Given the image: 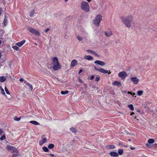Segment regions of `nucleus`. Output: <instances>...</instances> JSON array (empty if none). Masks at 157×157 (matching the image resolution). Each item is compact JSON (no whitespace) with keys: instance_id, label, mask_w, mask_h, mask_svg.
Returning a JSON list of instances; mask_svg holds the SVG:
<instances>
[{"instance_id":"1","label":"nucleus","mask_w":157,"mask_h":157,"mask_svg":"<svg viewBox=\"0 0 157 157\" xmlns=\"http://www.w3.org/2000/svg\"><path fill=\"white\" fill-rule=\"evenodd\" d=\"M133 19V15L131 14L121 17V21L128 28H130L131 27Z\"/></svg>"},{"instance_id":"2","label":"nucleus","mask_w":157,"mask_h":157,"mask_svg":"<svg viewBox=\"0 0 157 157\" xmlns=\"http://www.w3.org/2000/svg\"><path fill=\"white\" fill-rule=\"evenodd\" d=\"M80 7L81 9L84 11L86 12L90 11V7L89 4L85 1H82L81 2Z\"/></svg>"},{"instance_id":"3","label":"nucleus","mask_w":157,"mask_h":157,"mask_svg":"<svg viewBox=\"0 0 157 157\" xmlns=\"http://www.w3.org/2000/svg\"><path fill=\"white\" fill-rule=\"evenodd\" d=\"M52 64L53 68L55 71L61 68V66L58 62V59L56 57L53 58Z\"/></svg>"},{"instance_id":"4","label":"nucleus","mask_w":157,"mask_h":157,"mask_svg":"<svg viewBox=\"0 0 157 157\" xmlns=\"http://www.w3.org/2000/svg\"><path fill=\"white\" fill-rule=\"evenodd\" d=\"M102 17L101 15H97L95 19L93 21V24L96 26H99V23L102 20Z\"/></svg>"},{"instance_id":"5","label":"nucleus","mask_w":157,"mask_h":157,"mask_svg":"<svg viewBox=\"0 0 157 157\" xmlns=\"http://www.w3.org/2000/svg\"><path fill=\"white\" fill-rule=\"evenodd\" d=\"M27 29L30 32L33 34L38 36H40V33L36 29L30 27H28Z\"/></svg>"},{"instance_id":"6","label":"nucleus","mask_w":157,"mask_h":157,"mask_svg":"<svg viewBox=\"0 0 157 157\" xmlns=\"http://www.w3.org/2000/svg\"><path fill=\"white\" fill-rule=\"evenodd\" d=\"M128 75L125 71H121L118 73V76L122 79H124Z\"/></svg>"},{"instance_id":"7","label":"nucleus","mask_w":157,"mask_h":157,"mask_svg":"<svg viewBox=\"0 0 157 157\" xmlns=\"http://www.w3.org/2000/svg\"><path fill=\"white\" fill-rule=\"evenodd\" d=\"M94 68L95 70L103 74H107L108 73V71L107 70L102 68H98L96 66H94Z\"/></svg>"},{"instance_id":"8","label":"nucleus","mask_w":157,"mask_h":157,"mask_svg":"<svg viewBox=\"0 0 157 157\" xmlns=\"http://www.w3.org/2000/svg\"><path fill=\"white\" fill-rule=\"evenodd\" d=\"M47 141V138L45 137V136L43 135L41 137V140L39 142V144L41 146Z\"/></svg>"},{"instance_id":"9","label":"nucleus","mask_w":157,"mask_h":157,"mask_svg":"<svg viewBox=\"0 0 157 157\" xmlns=\"http://www.w3.org/2000/svg\"><path fill=\"white\" fill-rule=\"evenodd\" d=\"M130 79L135 84H137L139 82V80L136 77H131Z\"/></svg>"},{"instance_id":"10","label":"nucleus","mask_w":157,"mask_h":157,"mask_svg":"<svg viewBox=\"0 0 157 157\" xmlns=\"http://www.w3.org/2000/svg\"><path fill=\"white\" fill-rule=\"evenodd\" d=\"M94 63L95 64L99 65L102 66H104L105 65V63L104 62L99 60H97L95 61H94Z\"/></svg>"},{"instance_id":"11","label":"nucleus","mask_w":157,"mask_h":157,"mask_svg":"<svg viewBox=\"0 0 157 157\" xmlns=\"http://www.w3.org/2000/svg\"><path fill=\"white\" fill-rule=\"evenodd\" d=\"M25 40H23L19 42L16 43L15 44V45L19 47H21L25 43Z\"/></svg>"},{"instance_id":"12","label":"nucleus","mask_w":157,"mask_h":157,"mask_svg":"<svg viewBox=\"0 0 157 157\" xmlns=\"http://www.w3.org/2000/svg\"><path fill=\"white\" fill-rule=\"evenodd\" d=\"M112 85L114 86H122V84L119 81H114L112 84Z\"/></svg>"},{"instance_id":"13","label":"nucleus","mask_w":157,"mask_h":157,"mask_svg":"<svg viewBox=\"0 0 157 157\" xmlns=\"http://www.w3.org/2000/svg\"><path fill=\"white\" fill-rule=\"evenodd\" d=\"M6 149L8 151H14L16 150L15 148L11 146H8L6 147Z\"/></svg>"},{"instance_id":"14","label":"nucleus","mask_w":157,"mask_h":157,"mask_svg":"<svg viewBox=\"0 0 157 157\" xmlns=\"http://www.w3.org/2000/svg\"><path fill=\"white\" fill-rule=\"evenodd\" d=\"M83 59L88 60H92L94 58L90 56L86 55L84 57Z\"/></svg>"},{"instance_id":"15","label":"nucleus","mask_w":157,"mask_h":157,"mask_svg":"<svg viewBox=\"0 0 157 157\" xmlns=\"http://www.w3.org/2000/svg\"><path fill=\"white\" fill-rule=\"evenodd\" d=\"M109 155L113 157H117L119 155L118 154L117 152L114 151H112L110 152Z\"/></svg>"},{"instance_id":"16","label":"nucleus","mask_w":157,"mask_h":157,"mask_svg":"<svg viewBox=\"0 0 157 157\" xmlns=\"http://www.w3.org/2000/svg\"><path fill=\"white\" fill-rule=\"evenodd\" d=\"M104 33L107 37H109L113 34V33L111 31L105 32Z\"/></svg>"},{"instance_id":"17","label":"nucleus","mask_w":157,"mask_h":157,"mask_svg":"<svg viewBox=\"0 0 157 157\" xmlns=\"http://www.w3.org/2000/svg\"><path fill=\"white\" fill-rule=\"evenodd\" d=\"M77 62L76 60L73 59L71 63V66L72 67L75 66L77 64Z\"/></svg>"},{"instance_id":"18","label":"nucleus","mask_w":157,"mask_h":157,"mask_svg":"<svg viewBox=\"0 0 157 157\" xmlns=\"http://www.w3.org/2000/svg\"><path fill=\"white\" fill-rule=\"evenodd\" d=\"M6 80V78L5 76H0V81L1 82H5Z\"/></svg>"},{"instance_id":"19","label":"nucleus","mask_w":157,"mask_h":157,"mask_svg":"<svg viewBox=\"0 0 157 157\" xmlns=\"http://www.w3.org/2000/svg\"><path fill=\"white\" fill-rule=\"evenodd\" d=\"M26 85L29 87L30 90L32 91L33 89V87L32 85L28 82H27Z\"/></svg>"},{"instance_id":"20","label":"nucleus","mask_w":157,"mask_h":157,"mask_svg":"<svg viewBox=\"0 0 157 157\" xmlns=\"http://www.w3.org/2000/svg\"><path fill=\"white\" fill-rule=\"evenodd\" d=\"M12 48L14 50L17 51H19L20 50V49L18 47V46L16 45L13 46Z\"/></svg>"},{"instance_id":"21","label":"nucleus","mask_w":157,"mask_h":157,"mask_svg":"<svg viewBox=\"0 0 157 157\" xmlns=\"http://www.w3.org/2000/svg\"><path fill=\"white\" fill-rule=\"evenodd\" d=\"M29 122L31 123H32L33 124L36 125H39L40 124L38 123L37 122L34 121H31Z\"/></svg>"},{"instance_id":"22","label":"nucleus","mask_w":157,"mask_h":157,"mask_svg":"<svg viewBox=\"0 0 157 157\" xmlns=\"http://www.w3.org/2000/svg\"><path fill=\"white\" fill-rule=\"evenodd\" d=\"M106 148L107 149H112L114 148H115V146L113 145H108L106 146Z\"/></svg>"},{"instance_id":"23","label":"nucleus","mask_w":157,"mask_h":157,"mask_svg":"<svg viewBox=\"0 0 157 157\" xmlns=\"http://www.w3.org/2000/svg\"><path fill=\"white\" fill-rule=\"evenodd\" d=\"M128 107L132 110L133 111L134 110V108L132 104H130L128 105Z\"/></svg>"},{"instance_id":"24","label":"nucleus","mask_w":157,"mask_h":157,"mask_svg":"<svg viewBox=\"0 0 157 157\" xmlns=\"http://www.w3.org/2000/svg\"><path fill=\"white\" fill-rule=\"evenodd\" d=\"M5 18L3 21V24L5 26H6L7 23V20L6 16H5Z\"/></svg>"},{"instance_id":"25","label":"nucleus","mask_w":157,"mask_h":157,"mask_svg":"<svg viewBox=\"0 0 157 157\" xmlns=\"http://www.w3.org/2000/svg\"><path fill=\"white\" fill-rule=\"evenodd\" d=\"M154 142V140L153 139H150L148 140V143L149 144H152Z\"/></svg>"},{"instance_id":"26","label":"nucleus","mask_w":157,"mask_h":157,"mask_svg":"<svg viewBox=\"0 0 157 157\" xmlns=\"http://www.w3.org/2000/svg\"><path fill=\"white\" fill-rule=\"evenodd\" d=\"M143 92L142 90H139L137 92V94L138 96H141L143 94Z\"/></svg>"},{"instance_id":"27","label":"nucleus","mask_w":157,"mask_h":157,"mask_svg":"<svg viewBox=\"0 0 157 157\" xmlns=\"http://www.w3.org/2000/svg\"><path fill=\"white\" fill-rule=\"evenodd\" d=\"M123 152V150L122 149H119L118 150V154L121 155H122Z\"/></svg>"},{"instance_id":"28","label":"nucleus","mask_w":157,"mask_h":157,"mask_svg":"<svg viewBox=\"0 0 157 157\" xmlns=\"http://www.w3.org/2000/svg\"><path fill=\"white\" fill-rule=\"evenodd\" d=\"M68 93V91L67 90H66L64 91H61V94L62 95L67 94Z\"/></svg>"},{"instance_id":"29","label":"nucleus","mask_w":157,"mask_h":157,"mask_svg":"<svg viewBox=\"0 0 157 157\" xmlns=\"http://www.w3.org/2000/svg\"><path fill=\"white\" fill-rule=\"evenodd\" d=\"M54 145L53 144H49L48 146V148L49 149H52L54 148Z\"/></svg>"},{"instance_id":"30","label":"nucleus","mask_w":157,"mask_h":157,"mask_svg":"<svg viewBox=\"0 0 157 157\" xmlns=\"http://www.w3.org/2000/svg\"><path fill=\"white\" fill-rule=\"evenodd\" d=\"M34 13H35V11H34V10H33L32 11H31L30 12V14L29 15L30 17H33L34 14Z\"/></svg>"},{"instance_id":"31","label":"nucleus","mask_w":157,"mask_h":157,"mask_svg":"<svg viewBox=\"0 0 157 157\" xmlns=\"http://www.w3.org/2000/svg\"><path fill=\"white\" fill-rule=\"evenodd\" d=\"M70 131L73 133H75L76 132V130L74 128H71L70 129Z\"/></svg>"},{"instance_id":"32","label":"nucleus","mask_w":157,"mask_h":157,"mask_svg":"<svg viewBox=\"0 0 157 157\" xmlns=\"http://www.w3.org/2000/svg\"><path fill=\"white\" fill-rule=\"evenodd\" d=\"M77 38L79 41H80L83 40V37L79 36H77Z\"/></svg>"},{"instance_id":"33","label":"nucleus","mask_w":157,"mask_h":157,"mask_svg":"<svg viewBox=\"0 0 157 157\" xmlns=\"http://www.w3.org/2000/svg\"><path fill=\"white\" fill-rule=\"evenodd\" d=\"M87 52L88 53H90V54H93L94 53V52H94L93 51H92L91 50H87Z\"/></svg>"},{"instance_id":"34","label":"nucleus","mask_w":157,"mask_h":157,"mask_svg":"<svg viewBox=\"0 0 157 157\" xmlns=\"http://www.w3.org/2000/svg\"><path fill=\"white\" fill-rule=\"evenodd\" d=\"M43 149L44 151L47 152L48 151V148L46 147H43Z\"/></svg>"},{"instance_id":"35","label":"nucleus","mask_w":157,"mask_h":157,"mask_svg":"<svg viewBox=\"0 0 157 157\" xmlns=\"http://www.w3.org/2000/svg\"><path fill=\"white\" fill-rule=\"evenodd\" d=\"M0 89L1 90L2 94L3 95H5V92H4L3 89H2L1 86H0Z\"/></svg>"},{"instance_id":"36","label":"nucleus","mask_w":157,"mask_h":157,"mask_svg":"<svg viewBox=\"0 0 157 157\" xmlns=\"http://www.w3.org/2000/svg\"><path fill=\"white\" fill-rule=\"evenodd\" d=\"M21 119V117H15L14 118V120L15 121H19Z\"/></svg>"},{"instance_id":"37","label":"nucleus","mask_w":157,"mask_h":157,"mask_svg":"<svg viewBox=\"0 0 157 157\" xmlns=\"http://www.w3.org/2000/svg\"><path fill=\"white\" fill-rule=\"evenodd\" d=\"M6 138V136L5 135H2L0 138V139L1 140H2Z\"/></svg>"},{"instance_id":"38","label":"nucleus","mask_w":157,"mask_h":157,"mask_svg":"<svg viewBox=\"0 0 157 157\" xmlns=\"http://www.w3.org/2000/svg\"><path fill=\"white\" fill-rule=\"evenodd\" d=\"M5 91L6 92V93L7 94H10V93H9V91H8V89H7V88L6 87H5Z\"/></svg>"},{"instance_id":"39","label":"nucleus","mask_w":157,"mask_h":157,"mask_svg":"<svg viewBox=\"0 0 157 157\" xmlns=\"http://www.w3.org/2000/svg\"><path fill=\"white\" fill-rule=\"evenodd\" d=\"M128 94H130L131 95H132L133 96L135 95V94L134 93H132L131 92L128 91Z\"/></svg>"},{"instance_id":"40","label":"nucleus","mask_w":157,"mask_h":157,"mask_svg":"<svg viewBox=\"0 0 157 157\" xmlns=\"http://www.w3.org/2000/svg\"><path fill=\"white\" fill-rule=\"evenodd\" d=\"M3 133V131L2 129H0V135H1Z\"/></svg>"},{"instance_id":"41","label":"nucleus","mask_w":157,"mask_h":157,"mask_svg":"<svg viewBox=\"0 0 157 157\" xmlns=\"http://www.w3.org/2000/svg\"><path fill=\"white\" fill-rule=\"evenodd\" d=\"M50 29L49 28H48L46 29L44 31L45 32L47 33V32L49 31V30Z\"/></svg>"},{"instance_id":"42","label":"nucleus","mask_w":157,"mask_h":157,"mask_svg":"<svg viewBox=\"0 0 157 157\" xmlns=\"http://www.w3.org/2000/svg\"><path fill=\"white\" fill-rule=\"evenodd\" d=\"M100 78L99 77H97L95 79V81H98L99 80Z\"/></svg>"},{"instance_id":"43","label":"nucleus","mask_w":157,"mask_h":157,"mask_svg":"<svg viewBox=\"0 0 157 157\" xmlns=\"http://www.w3.org/2000/svg\"><path fill=\"white\" fill-rule=\"evenodd\" d=\"M93 55H94L96 56H97V57H99V55L96 53L95 52H94V54Z\"/></svg>"},{"instance_id":"44","label":"nucleus","mask_w":157,"mask_h":157,"mask_svg":"<svg viewBox=\"0 0 157 157\" xmlns=\"http://www.w3.org/2000/svg\"><path fill=\"white\" fill-rule=\"evenodd\" d=\"M19 81L21 82H22L23 81H24V79L23 78H21L20 79H19Z\"/></svg>"},{"instance_id":"45","label":"nucleus","mask_w":157,"mask_h":157,"mask_svg":"<svg viewBox=\"0 0 157 157\" xmlns=\"http://www.w3.org/2000/svg\"><path fill=\"white\" fill-rule=\"evenodd\" d=\"M94 78V76L92 75L91 77H90V80H92Z\"/></svg>"},{"instance_id":"46","label":"nucleus","mask_w":157,"mask_h":157,"mask_svg":"<svg viewBox=\"0 0 157 157\" xmlns=\"http://www.w3.org/2000/svg\"><path fill=\"white\" fill-rule=\"evenodd\" d=\"M2 10L1 8H0V16L1 15L2 13Z\"/></svg>"},{"instance_id":"47","label":"nucleus","mask_w":157,"mask_h":157,"mask_svg":"<svg viewBox=\"0 0 157 157\" xmlns=\"http://www.w3.org/2000/svg\"><path fill=\"white\" fill-rule=\"evenodd\" d=\"M130 149L131 150H134L135 149V148L134 147H130Z\"/></svg>"},{"instance_id":"48","label":"nucleus","mask_w":157,"mask_h":157,"mask_svg":"<svg viewBox=\"0 0 157 157\" xmlns=\"http://www.w3.org/2000/svg\"><path fill=\"white\" fill-rule=\"evenodd\" d=\"M49 155L52 156V157H53L54 156V154H50Z\"/></svg>"},{"instance_id":"49","label":"nucleus","mask_w":157,"mask_h":157,"mask_svg":"<svg viewBox=\"0 0 157 157\" xmlns=\"http://www.w3.org/2000/svg\"><path fill=\"white\" fill-rule=\"evenodd\" d=\"M82 71V69H80L79 72V73H80Z\"/></svg>"},{"instance_id":"50","label":"nucleus","mask_w":157,"mask_h":157,"mask_svg":"<svg viewBox=\"0 0 157 157\" xmlns=\"http://www.w3.org/2000/svg\"><path fill=\"white\" fill-rule=\"evenodd\" d=\"M78 80H79V82H81V83H82V80H81V79H79Z\"/></svg>"},{"instance_id":"51","label":"nucleus","mask_w":157,"mask_h":157,"mask_svg":"<svg viewBox=\"0 0 157 157\" xmlns=\"http://www.w3.org/2000/svg\"><path fill=\"white\" fill-rule=\"evenodd\" d=\"M134 114V113L133 112H132L131 113V115H133Z\"/></svg>"},{"instance_id":"52","label":"nucleus","mask_w":157,"mask_h":157,"mask_svg":"<svg viewBox=\"0 0 157 157\" xmlns=\"http://www.w3.org/2000/svg\"><path fill=\"white\" fill-rule=\"evenodd\" d=\"M88 2H90L91 1V0H86Z\"/></svg>"},{"instance_id":"53","label":"nucleus","mask_w":157,"mask_h":157,"mask_svg":"<svg viewBox=\"0 0 157 157\" xmlns=\"http://www.w3.org/2000/svg\"><path fill=\"white\" fill-rule=\"evenodd\" d=\"M65 0V2H67V1H68V0Z\"/></svg>"},{"instance_id":"54","label":"nucleus","mask_w":157,"mask_h":157,"mask_svg":"<svg viewBox=\"0 0 157 157\" xmlns=\"http://www.w3.org/2000/svg\"><path fill=\"white\" fill-rule=\"evenodd\" d=\"M24 82H25V83H26H26H27V82H26V81H24Z\"/></svg>"},{"instance_id":"55","label":"nucleus","mask_w":157,"mask_h":157,"mask_svg":"<svg viewBox=\"0 0 157 157\" xmlns=\"http://www.w3.org/2000/svg\"><path fill=\"white\" fill-rule=\"evenodd\" d=\"M124 147H127L128 146L127 145H126V146H124Z\"/></svg>"},{"instance_id":"56","label":"nucleus","mask_w":157,"mask_h":157,"mask_svg":"<svg viewBox=\"0 0 157 157\" xmlns=\"http://www.w3.org/2000/svg\"><path fill=\"white\" fill-rule=\"evenodd\" d=\"M128 141H131V140L130 139H129L128 140Z\"/></svg>"},{"instance_id":"57","label":"nucleus","mask_w":157,"mask_h":157,"mask_svg":"<svg viewBox=\"0 0 157 157\" xmlns=\"http://www.w3.org/2000/svg\"><path fill=\"white\" fill-rule=\"evenodd\" d=\"M126 92V91H123V92H124V93H125Z\"/></svg>"},{"instance_id":"58","label":"nucleus","mask_w":157,"mask_h":157,"mask_svg":"<svg viewBox=\"0 0 157 157\" xmlns=\"http://www.w3.org/2000/svg\"><path fill=\"white\" fill-rule=\"evenodd\" d=\"M1 40H0V44H1Z\"/></svg>"},{"instance_id":"59","label":"nucleus","mask_w":157,"mask_h":157,"mask_svg":"<svg viewBox=\"0 0 157 157\" xmlns=\"http://www.w3.org/2000/svg\"><path fill=\"white\" fill-rule=\"evenodd\" d=\"M35 45H36L37 44H36V43H35Z\"/></svg>"},{"instance_id":"60","label":"nucleus","mask_w":157,"mask_h":157,"mask_svg":"<svg viewBox=\"0 0 157 157\" xmlns=\"http://www.w3.org/2000/svg\"><path fill=\"white\" fill-rule=\"evenodd\" d=\"M110 73H111V72H109L108 73V74H110Z\"/></svg>"},{"instance_id":"61","label":"nucleus","mask_w":157,"mask_h":157,"mask_svg":"<svg viewBox=\"0 0 157 157\" xmlns=\"http://www.w3.org/2000/svg\"><path fill=\"white\" fill-rule=\"evenodd\" d=\"M119 144L120 145L121 144L120 143H119Z\"/></svg>"}]
</instances>
